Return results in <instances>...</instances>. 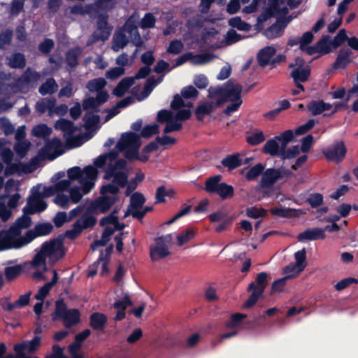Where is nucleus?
<instances>
[{
  "mask_svg": "<svg viewBox=\"0 0 358 358\" xmlns=\"http://www.w3.org/2000/svg\"><path fill=\"white\" fill-rule=\"evenodd\" d=\"M66 250L63 241L60 238H54L45 241L41 245V250L35 255L32 260V266L38 267L43 266L46 269V258L62 259L64 257Z\"/></svg>",
  "mask_w": 358,
  "mask_h": 358,
  "instance_id": "f257e3e1",
  "label": "nucleus"
},
{
  "mask_svg": "<svg viewBox=\"0 0 358 358\" xmlns=\"http://www.w3.org/2000/svg\"><path fill=\"white\" fill-rule=\"evenodd\" d=\"M268 275L266 272H261L257 274L255 281L249 284L247 289L248 292L252 291V294L243 304L244 308L252 307L262 296L264 290L267 286V278Z\"/></svg>",
  "mask_w": 358,
  "mask_h": 358,
  "instance_id": "7ed1b4c3",
  "label": "nucleus"
},
{
  "mask_svg": "<svg viewBox=\"0 0 358 358\" xmlns=\"http://www.w3.org/2000/svg\"><path fill=\"white\" fill-rule=\"evenodd\" d=\"M132 305H133V302L131 300L130 296H129V294H126L124 296L122 300L116 301L113 303V307H114V308L117 309V310H125L126 308H127V306H131Z\"/></svg>",
  "mask_w": 358,
  "mask_h": 358,
  "instance_id": "e2e57ef3",
  "label": "nucleus"
},
{
  "mask_svg": "<svg viewBox=\"0 0 358 358\" xmlns=\"http://www.w3.org/2000/svg\"><path fill=\"white\" fill-rule=\"evenodd\" d=\"M61 320L63 322V325L66 328L70 329L80 323V313L77 308L69 309Z\"/></svg>",
  "mask_w": 358,
  "mask_h": 358,
  "instance_id": "f3484780",
  "label": "nucleus"
},
{
  "mask_svg": "<svg viewBox=\"0 0 358 358\" xmlns=\"http://www.w3.org/2000/svg\"><path fill=\"white\" fill-rule=\"evenodd\" d=\"M55 43L52 39L45 38L38 45V50L43 54H49L54 48Z\"/></svg>",
  "mask_w": 358,
  "mask_h": 358,
  "instance_id": "338daca9",
  "label": "nucleus"
},
{
  "mask_svg": "<svg viewBox=\"0 0 358 358\" xmlns=\"http://www.w3.org/2000/svg\"><path fill=\"white\" fill-rule=\"evenodd\" d=\"M329 41V36H324L316 43L319 53L326 55L331 52Z\"/></svg>",
  "mask_w": 358,
  "mask_h": 358,
  "instance_id": "603ef678",
  "label": "nucleus"
},
{
  "mask_svg": "<svg viewBox=\"0 0 358 358\" xmlns=\"http://www.w3.org/2000/svg\"><path fill=\"white\" fill-rule=\"evenodd\" d=\"M7 166L5 169V175L6 176H11L15 174L17 172L23 171L25 173L31 172V171H25L24 170V165L22 163H10L9 164H6Z\"/></svg>",
  "mask_w": 358,
  "mask_h": 358,
  "instance_id": "4d7b16f0",
  "label": "nucleus"
},
{
  "mask_svg": "<svg viewBox=\"0 0 358 358\" xmlns=\"http://www.w3.org/2000/svg\"><path fill=\"white\" fill-rule=\"evenodd\" d=\"M53 225L50 222H42L36 224L33 229L29 230V236L32 241L37 237L48 236L52 233Z\"/></svg>",
  "mask_w": 358,
  "mask_h": 358,
  "instance_id": "2eb2a0df",
  "label": "nucleus"
},
{
  "mask_svg": "<svg viewBox=\"0 0 358 358\" xmlns=\"http://www.w3.org/2000/svg\"><path fill=\"white\" fill-rule=\"evenodd\" d=\"M55 128L63 131L64 137L73 135L77 130V127L74 126L72 121L64 118H61L55 122Z\"/></svg>",
  "mask_w": 358,
  "mask_h": 358,
  "instance_id": "aec40b11",
  "label": "nucleus"
},
{
  "mask_svg": "<svg viewBox=\"0 0 358 358\" xmlns=\"http://www.w3.org/2000/svg\"><path fill=\"white\" fill-rule=\"evenodd\" d=\"M348 150L343 141H336L334 143L322 150V154L327 161L336 164L341 162L345 157Z\"/></svg>",
  "mask_w": 358,
  "mask_h": 358,
  "instance_id": "1a4fd4ad",
  "label": "nucleus"
},
{
  "mask_svg": "<svg viewBox=\"0 0 358 358\" xmlns=\"http://www.w3.org/2000/svg\"><path fill=\"white\" fill-rule=\"evenodd\" d=\"M80 55V48H73L66 53V63L70 69L76 67L78 64V57Z\"/></svg>",
  "mask_w": 358,
  "mask_h": 358,
  "instance_id": "7c9ffc66",
  "label": "nucleus"
},
{
  "mask_svg": "<svg viewBox=\"0 0 358 358\" xmlns=\"http://www.w3.org/2000/svg\"><path fill=\"white\" fill-rule=\"evenodd\" d=\"M194 231L192 228H188L177 236L178 245H183L194 237Z\"/></svg>",
  "mask_w": 358,
  "mask_h": 358,
  "instance_id": "a18cd8bd",
  "label": "nucleus"
},
{
  "mask_svg": "<svg viewBox=\"0 0 358 358\" xmlns=\"http://www.w3.org/2000/svg\"><path fill=\"white\" fill-rule=\"evenodd\" d=\"M324 201V196L320 193H313L306 199V202L313 208H317L320 206Z\"/></svg>",
  "mask_w": 358,
  "mask_h": 358,
  "instance_id": "09e8293b",
  "label": "nucleus"
},
{
  "mask_svg": "<svg viewBox=\"0 0 358 358\" xmlns=\"http://www.w3.org/2000/svg\"><path fill=\"white\" fill-rule=\"evenodd\" d=\"M286 24H282L280 20L277 19L276 22L266 29L263 34L268 39L275 38L282 36Z\"/></svg>",
  "mask_w": 358,
  "mask_h": 358,
  "instance_id": "4be33fe9",
  "label": "nucleus"
},
{
  "mask_svg": "<svg viewBox=\"0 0 358 358\" xmlns=\"http://www.w3.org/2000/svg\"><path fill=\"white\" fill-rule=\"evenodd\" d=\"M127 162L124 159H117L114 164H110L106 170L104 179L110 180L114 178V182L121 187H124L127 183L128 175L124 171L118 170H126Z\"/></svg>",
  "mask_w": 358,
  "mask_h": 358,
  "instance_id": "423d86ee",
  "label": "nucleus"
},
{
  "mask_svg": "<svg viewBox=\"0 0 358 358\" xmlns=\"http://www.w3.org/2000/svg\"><path fill=\"white\" fill-rule=\"evenodd\" d=\"M113 0H96L91 3L96 14L100 12H108L113 8Z\"/></svg>",
  "mask_w": 358,
  "mask_h": 358,
  "instance_id": "4c0bfd02",
  "label": "nucleus"
},
{
  "mask_svg": "<svg viewBox=\"0 0 358 358\" xmlns=\"http://www.w3.org/2000/svg\"><path fill=\"white\" fill-rule=\"evenodd\" d=\"M242 86L239 84L234 85L231 80L227 81L225 86L210 87L208 90L209 96H224L227 101L241 99Z\"/></svg>",
  "mask_w": 358,
  "mask_h": 358,
  "instance_id": "20e7f679",
  "label": "nucleus"
},
{
  "mask_svg": "<svg viewBox=\"0 0 358 358\" xmlns=\"http://www.w3.org/2000/svg\"><path fill=\"white\" fill-rule=\"evenodd\" d=\"M82 172H83L82 178L83 177L84 179H88V180H94L97 177V174H98V171H97L96 169L92 165H88V166H85L82 170Z\"/></svg>",
  "mask_w": 358,
  "mask_h": 358,
  "instance_id": "0e129e2a",
  "label": "nucleus"
},
{
  "mask_svg": "<svg viewBox=\"0 0 358 358\" xmlns=\"http://www.w3.org/2000/svg\"><path fill=\"white\" fill-rule=\"evenodd\" d=\"M294 83H304L308 80L310 76V67L305 66L303 69L295 68L290 73Z\"/></svg>",
  "mask_w": 358,
  "mask_h": 358,
  "instance_id": "393cba45",
  "label": "nucleus"
},
{
  "mask_svg": "<svg viewBox=\"0 0 358 358\" xmlns=\"http://www.w3.org/2000/svg\"><path fill=\"white\" fill-rule=\"evenodd\" d=\"M275 52V49L272 46H267L260 50L257 55L259 65L262 67L266 66Z\"/></svg>",
  "mask_w": 358,
  "mask_h": 358,
  "instance_id": "6ab92c4d",
  "label": "nucleus"
},
{
  "mask_svg": "<svg viewBox=\"0 0 358 358\" xmlns=\"http://www.w3.org/2000/svg\"><path fill=\"white\" fill-rule=\"evenodd\" d=\"M348 39V36H347L346 31L344 29L339 30L337 34L334 36L332 41H329V43L331 47L334 49L338 48L341 46V45Z\"/></svg>",
  "mask_w": 358,
  "mask_h": 358,
  "instance_id": "c03bdc74",
  "label": "nucleus"
},
{
  "mask_svg": "<svg viewBox=\"0 0 358 358\" xmlns=\"http://www.w3.org/2000/svg\"><path fill=\"white\" fill-rule=\"evenodd\" d=\"M214 105L212 102L207 101L199 105L195 109V115L199 121L202 122L205 115H210L214 110Z\"/></svg>",
  "mask_w": 358,
  "mask_h": 358,
  "instance_id": "bb28decb",
  "label": "nucleus"
},
{
  "mask_svg": "<svg viewBox=\"0 0 358 358\" xmlns=\"http://www.w3.org/2000/svg\"><path fill=\"white\" fill-rule=\"evenodd\" d=\"M7 64L11 69H22L26 66L27 61L25 55L21 52H14L6 58Z\"/></svg>",
  "mask_w": 358,
  "mask_h": 358,
  "instance_id": "a211bd4d",
  "label": "nucleus"
},
{
  "mask_svg": "<svg viewBox=\"0 0 358 358\" xmlns=\"http://www.w3.org/2000/svg\"><path fill=\"white\" fill-rule=\"evenodd\" d=\"M90 326L94 331H103L107 324V316L101 313L96 312L90 315Z\"/></svg>",
  "mask_w": 358,
  "mask_h": 358,
  "instance_id": "dca6fc26",
  "label": "nucleus"
},
{
  "mask_svg": "<svg viewBox=\"0 0 358 358\" xmlns=\"http://www.w3.org/2000/svg\"><path fill=\"white\" fill-rule=\"evenodd\" d=\"M62 147V143L59 138L55 137L52 140L47 138L43 150L45 152H49L51 150H54L56 152V155L49 157L50 159L52 160L55 159L57 156L61 155L63 153V151L61 150Z\"/></svg>",
  "mask_w": 358,
  "mask_h": 358,
  "instance_id": "412c9836",
  "label": "nucleus"
},
{
  "mask_svg": "<svg viewBox=\"0 0 358 358\" xmlns=\"http://www.w3.org/2000/svg\"><path fill=\"white\" fill-rule=\"evenodd\" d=\"M137 145H141V136L134 131H128L122 134L120 140L117 144V147L120 151Z\"/></svg>",
  "mask_w": 358,
  "mask_h": 358,
  "instance_id": "9d476101",
  "label": "nucleus"
},
{
  "mask_svg": "<svg viewBox=\"0 0 358 358\" xmlns=\"http://www.w3.org/2000/svg\"><path fill=\"white\" fill-rule=\"evenodd\" d=\"M263 152L273 157H280L279 143L275 137L266 141L263 147Z\"/></svg>",
  "mask_w": 358,
  "mask_h": 358,
  "instance_id": "72a5a7b5",
  "label": "nucleus"
},
{
  "mask_svg": "<svg viewBox=\"0 0 358 358\" xmlns=\"http://www.w3.org/2000/svg\"><path fill=\"white\" fill-rule=\"evenodd\" d=\"M221 164L223 166L227 168L229 171H232L241 166L243 164V160L239 153H234L227 155L222 159Z\"/></svg>",
  "mask_w": 358,
  "mask_h": 358,
  "instance_id": "5701e85b",
  "label": "nucleus"
},
{
  "mask_svg": "<svg viewBox=\"0 0 358 358\" xmlns=\"http://www.w3.org/2000/svg\"><path fill=\"white\" fill-rule=\"evenodd\" d=\"M228 24L234 28H236L240 31H248L251 29V25L243 21L241 17H234L229 20Z\"/></svg>",
  "mask_w": 358,
  "mask_h": 358,
  "instance_id": "58836bf2",
  "label": "nucleus"
},
{
  "mask_svg": "<svg viewBox=\"0 0 358 358\" xmlns=\"http://www.w3.org/2000/svg\"><path fill=\"white\" fill-rule=\"evenodd\" d=\"M71 13L75 15H85L87 14L92 17H94L96 15L94 9L91 3L83 6L81 4H76L71 7Z\"/></svg>",
  "mask_w": 358,
  "mask_h": 358,
  "instance_id": "2f4dec72",
  "label": "nucleus"
},
{
  "mask_svg": "<svg viewBox=\"0 0 358 358\" xmlns=\"http://www.w3.org/2000/svg\"><path fill=\"white\" fill-rule=\"evenodd\" d=\"M326 238L324 230L322 228L308 229L300 233L297 236V240L299 242H305L306 241L324 240Z\"/></svg>",
  "mask_w": 358,
  "mask_h": 358,
  "instance_id": "9b49d317",
  "label": "nucleus"
},
{
  "mask_svg": "<svg viewBox=\"0 0 358 358\" xmlns=\"http://www.w3.org/2000/svg\"><path fill=\"white\" fill-rule=\"evenodd\" d=\"M145 201V198L142 193L134 192L131 196L129 207L132 209L142 208Z\"/></svg>",
  "mask_w": 358,
  "mask_h": 358,
  "instance_id": "37998d69",
  "label": "nucleus"
},
{
  "mask_svg": "<svg viewBox=\"0 0 358 358\" xmlns=\"http://www.w3.org/2000/svg\"><path fill=\"white\" fill-rule=\"evenodd\" d=\"M292 176V171L283 166L279 168H269L263 173L259 186L262 188L271 189L275 182L284 178H288Z\"/></svg>",
  "mask_w": 358,
  "mask_h": 358,
  "instance_id": "39448f33",
  "label": "nucleus"
},
{
  "mask_svg": "<svg viewBox=\"0 0 358 358\" xmlns=\"http://www.w3.org/2000/svg\"><path fill=\"white\" fill-rule=\"evenodd\" d=\"M69 310L66 303L63 299H59L55 303V308L52 313V320L57 321L61 320L62 317Z\"/></svg>",
  "mask_w": 358,
  "mask_h": 358,
  "instance_id": "c756f323",
  "label": "nucleus"
},
{
  "mask_svg": "<svg viewBox=\"0 0 358 358\" xmlns=\"http://www.w3.org/2000/svg\"><path fill=\"white\" fill-rule=\"evenodd\" d=\"M245 214L248 217L257 219L259 217H265L267 215V211L262 208H257L253 206L247 208Z\"/></svg>",
  "mask_w": 358,
  "mask_h": 358,
  "instance_id": "49530a36",
  "label": "nucleus"
},
{
  "mask_svg": "<svg viewBox=\"0 0 358 358\" xmlns=\"http://www.w3.org/2000/svg\"><path fill=\"white\" fill-rule=\"evenodd\" d=\"M58 85L53 78H48L38 89L39 93L45 96L46 94H52L57 90Z\"/></svg>",
  "mask_w": 358,
  "mask_h": 358,
  "instance_id": "c85d7f7f",
  "label": "nucleus"
},
{
  "mask_svg": "<svg viewBox=\"0 0 358 358\" xmlns=\"http://www.w3.org/2000/svg\"><path fill=\"white\" fill-rule=\"evenodd\" d=\"M113 180L111 183L103 185L100 188V194L103 196L109 195L110 196H119L118 193L120 188H122L117 183L114 182V178H112Z\"/></svg>",
  "mask_w": 358,
  "mask_h": 358,
  "instance_id": "f704fd0d",
  "label": "nucleus"
},
{
  "mask_svg": "<svg viewBox=\"0 0 358 358\" xmlns=\"http://www.w3.org/2000/svg\"><path fill=\"white\" fill-rule=\"evenodd\" d=\"M247 315L243 313H234L230 317V319L226 322V326L229 328L237 327L241 322V321L246 318Z\"/></svg>",
  "mask_w": 358,
  "mask_h": 358,
  "instance_id": "5fc2aeb1",
  "label": "nucleus"
},
{
  "mask_svg": "<svg viewBox=\"0 0 358 358\" xmlns=\"http://www.w3.org/2000/svg\"><path fill=\"white\" fill-rule=\"evenodd\" d=\"M159 133V126L157 124L145 125L141 130V137L149 138L155 134Z\"/></svg>",
  "mask_w": 358,
  "mask_h": 358,
  "instance_id": "8fccbe9b",
  "label": "nucleus"
},
{
  "mask_svg": "<svg viewBox=\"0 0 358 358\" xmlns=\"http://www.w3.org/2000/svg\"><path fill=\"white\" fill-rule=\"evenodd\" d=\"M243 37L234 29H229L225 36V41L228 45H231L242 40Z\"/></svg>",
  "mask_w": 358,
  "mask_h": 358,
  "instance_id": "680f3d73",
  "label": "nucleus"
},
{
  "mask_svg": "<svg viewBox=\"0 0 358 358\" xmlns=\"http://www.w3.org/2000/svg\"><path fill=\"white\" fill-rule=\"evenodd\" d=\"M92 213H87V208L86 213L80 218L81 220L83 227L85 229L92 228L96 223V219L91 215Z\"/></svg>",
  "mask_w": 358,
  "mask_h": 358,
  "instance_id": "bf43d9fd",
  "label": "nucleus"
},
{
  "mask_svg": "<svg viewBox=\"0 0 358 358\" xmlns=\"http://www.w3.org/2000/svg\"><path fill=\"white\" fill-rule=\"evenodd\" d=\"M32 241V238L29 236V231H27L24 236L20 237H10L8 241L9 249H19L22 247L29 244Z\"/></svg>",
  "mask_w": 358,
  "mask_h": 358,
  "instance_id": "a878e982",
  "label": "nucleus"
},
{
  "mask_svg": "<svg viewBox=\"0 0 358 358\" xmlns=\"http://www.w3.org/2000/svg\"><path fill=\"white\" fill-rule=\"evenodd\" d=\"M13 31L6 29L0 33V49L4 50L6 45H9L12 42Z\"/></svg>",
  "mask_w": 358,
  "mask_h": 358,
  "instance_id": "3c124183",
  "label": "nucleus"
},
{
  "mask_svg": "<svg viewBox=\"0 0 358 358\" xmlns=\"http://www.w3.org/2000/svg\"><path fill=\"white\" fill-rule=\"evenodd\" d=\"M306 108L313 116L322 114L324 112L322 100L311 101L307 105Z\"/></svg>",
  "mask_w": 358,
  "mask_h": 358,
  "instance_id": "de8ad7c7",
  "label": "nucleus"
},
{
  "mask_svg": "<svg viewBox=\"0 0 358 358\" xmlns=\"http://www.w3.org/2000/svg\"><path fill=\"white\" fill-rule=\"evenodd\" d=\"M294 258L296 260V267L299 272L304 270L306 266V250L303 248L294 253Z\"/></svg>",
  "mask_w": 358,
  "mask_h": 358,
  "instance_id": "a19ab883",
  "label": "nucleus"
},
{
  "mask_svg": "<svg viewBox=\"0 0 358 358\" xmlns=\"http://www.w3.org/2000/svg\"><path fill=\"white\" fill-rule=\"evenodd\" d=\"M52 129L45 124H39L36 125L32 129V134L37 138H48Z\"/></svg>",
  "mask_w": 358,
  "mask_h": 358,
  "instance_id": "c9c22d12",
  "label": "nucleus"
},
{
  "mask_svg": "<svg viewBox=\"0 0 358 358\" xmlns=\"http://www.w3.org/2000/svg\"><path fill=\"white\" fill-rule=\"evenodd\" d=\"M173 194L172 190L167 191L164 185L159 187L157 189L155 194V203L165 202L166 196H171Z\"/></svg>",
  "mask_w": 358,
  "mask_h": 358,
  "instance_id": "6e6d98bb",
  "label": "nucleus"
},
{
  "mask_svg": "<svg viewBox=\"0 0 358 358\" xmlns=\"http://www.w3.org/2000/svg\"><path fill=\"white\" fill-rule=\"evenodd\" d=\"M23 271V266L17 264L11 266H6L4 268V275L8 282H11L17 278Z\"/></svg>",
  "mask_w": 358,
  "mask_h": 358,
  "instance_id": "473e14b6",
  "label": "nucleus"
},
{
  "mask_svg": "<svg viewBox=\"0 0 358 358\" xmlns=\"http://www.w3.org/2000/svg\"><path fill=\"white\" fill-rule=\"evenodd\" d=\"M97 17L96 29L92 34L93 42L105 41L108 39L113 30V27L108 23L107 12H100L95 15Z\"/></svg>",
  "mask_w": 358,
  "mask_h": 358,
  "instance_id": "0eeeda50",
  "label": "nucleus"
},
{
  "mask_svg": "<svg viewBox=\"0 0 358 358\" xmlns=\"http://www.w3.org/2000/svg\"><path fill=\"white\" fill-rule=\"evenodd\" d=\"M222 176L215 175L206 179L203 188L210 194L218 195L222 200L231 199L234 195V188L232 185L222 182Z\"/></svg>",
  "mask_w": 358,
  "mask_h": 358,
  "instance_id": "f03ea898",
  "label": "nucleus"
},
{
  "mask_svg": "<svg viewBox=\"0 0 358 358\" xmlns=\"http://www.w3.org/2000/svg\"><path fill=\"white\" fill-rule=\"evenodd\" d=\"M40 78V74L31 68H27L24 73L17 79L16 84L18 87L28 86L32 83L37 82Z\"/></svg>",
  "mask_w": 358,
  "mask_h": 358,
  "instance_id": "4468645a",
  "label": "nucleus"
},
{
  "mask_svg": "<svg viewBox=\"0 0 358 358\" xmlns=\"http://www.w3.org/2000/svg\"><path fill=\"white\" fill-rule=\"evenodd\" d=\"M106 84L104 78H98L90 80L87 84V87L90 92H99L103 90Z\"/></svg>",
  "mask_w": 358,
  "mask_h": 358,
  "instance_id": "79ce46f5",
  "label": "nucleus"
},
{
  "mask_svg": "<svg viewBox=\"0 0 358 358\" xmlns=\"http://www.w3.org/2000/svg\"><path fill=\"white\" fill-rule=\"evenodd\" d=\"M265 166L261 163H258L251 167L246 173L245 178L248 180L251 181L255 180L261 174L263 175Z\"/></svg>",
  "mask_w": 358,
  "mask_h": 358,
  "instance_id": "ea45409f",
  "label": "nucleus"
},
{
  "mask_svg": "<svg viewBox=\"0 0 358 358\" xmlns=\"http://www.w3.org/2000/svg\"><path fill=\"white\" fill-rule=\"evenodd\" d=\"M0 129L3 131L5 135H10L14 133L15 127L10 120L5 117H0Z\"/></svg>",
  "mask_w": 358,
  "mask_h": 358,
  "instance_id": "052dcab7",
  "label": "nucleus"
},
{
  "mask_svg": "<svg viewBox=\"0 0 358 358\" xmlns=\"http://www.w3.org/2000/svg\"><path fill=\"white\" fill-rule=\"evenodd\" d=\"M114 234V229L111 227H106L102 234L100 240H95L91 244V249L95 250L97 247L105 246L110 240V236Z\"/></svg>",
  "mask_w": 358,
  "mask_h": 358,
  "instance_id": "cd10ccee",
  "label": "nucleus"
},
{
  "mask_svg": "<svg viewBox=\"0 0 358 358\" xmlns=\"http://www.w3.org/2000/svg\"><path fill=\"white\" fill-rule=\"evenodd\" d=\"M120 201L119 196H110L109 195H101L96 197L87 206L88 213H106L112 206Z\"/></svg>",
  "mask_w": 358,
  "mask_h": 358,
  "instance_id": "6e6552de",
  "label": "nucleus"
},
{
  "mask_svg": "<svg viewBox=\"0 0 358 358\" xmlns=\"http://www.w3.org/2000/svg\"><path fill=\"white\" fill-rule=\"evenodd\" d=\"M163 236L155 239L157 245L150 248V258L153 262L164 259L170 255L168 248L164 244Z\"/></svg>",
  "mask_w": 358,
  "mask_h": 358,
  "instance_id": "f8f14e48",
  "label": "nucleus"
},
{
  "mask_svg": "<svg viewBox=\"0 0 358 358\" xmlns=\"http://www.w3.org/2000/svg\"><path fill=\"white\" fill-rule=\"evenodd\" d=\"M52 350V353L46 355L45 358H69L64 354L63 349L59 345H53Z\"/></svg>",
  "mask_w": 358,
  "mask_h": 358,
  "instance_id": "774afa93",
  "label": "nucleus"
},
{
  "mask_svg": "<svg viewBox=\"0 0 358 358\" xmlns=\"http://www.w3.org/2000/svg\"><path fill=\"white\" fill-rule=\"evenodd\" d=\"M184 48V45L180 40L175 39L171 41L167 48V52L173 55L180 53Z\"/></svg>",
  "mask_w": 358,
  "mask_h": 358,
  "instance_id": "13d9d810",
  "label": "nucleus"
},
{
  "mask_svg": "<svg viewBox=\"0 0 358 358\" xmlns=\"http://www.w3.org/2000/svg\"><path fill=\"white\" fill-rule=\"evenodd\" d=\"M25 0H12L10 4L9 12L11 15L17 16L24 10Z\"/></svg>",
  "mask_w": 358,
  "mask_h": 358,
  "instance_id": "864d4df0",
  "label": "nucleus"
},
{
  "mask_svg": "<svg viewBox=\"0 0 358 358\" xmlns=\"http://www.w3.org/2000/svg\"><path fill=\"white\" fill-rule=\"evenodd\" d=\"M352 52L349 48H341L339 50L338 56L332 64V68L334 69H345L347 66L352 62L350 58Z\"/></svg>",
  "mask_w": 358,
  "mask_h": 358,
  "instance_id": "ddd939ff",
  "label": "nucleus"
},
{
  "mask_svg": "<svg viewBox=\"0 0 358 358\" xmlns=\"http://www.w3.org/2000/svg\"><path fill=\"white\" fill-rule=\"evenodd\" d=\"M134 83L133 77H125L122 79L113 90V94L117 97H122Z\"/></svg>",
  "mask_w": 358,
  "mask_h": 358,
  "instance_id": "b1692460",
  "label": "nucleus"
},
{
  "mask_svg": "<svg viewBox=\"0 0 358 358\" xmlns=\"http://www.w3.org/2000/svg\"><path fill=\"white\" fill-rule=\"evenodd\" d=\"M129 40L127 36L123 31H119L115 34L113 39V49L114 51L117 52L120 49L124 48L128 43Z\"/></svg>",
  "mask_w": 358,
  "mask_h": 358,
  "instance_id": "e433bc0d",
  "label": "nucleus"
},
{
  "mask_svg": "<svg viewBox=\"0 0 358 358\" xmlns=\"http://www.w3.org/2000/svg\"><path fill=\"white\" fill-rule=\"evenodd\" d=\"M125 72L123 67L116 66L110 69L106 73V78L110 80H115L122 76Z\"/></svg>",
  "mask_w": 358,
  "mask_h": 358,
  "instance_id": "69168bd1",
  "label": "nucleus"
}]
</instances>
